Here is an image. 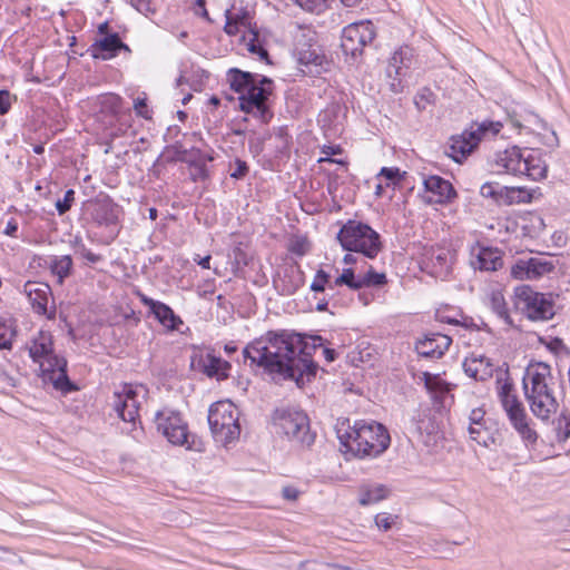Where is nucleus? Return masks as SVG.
Here are the masks:
<instances>
[{"instance_id":"f257e3e1","label":"nucleus","mask_w":570,"mask_h":570,"mask_svg":"<svg viewBox=\"0 0 570 570\" xmlns=\"http://www.w3.org/2000/svg\"><path fill=\"white\" fill-rule=\"evenodd\" d=\"M322 345L321 336H306L287 330L268 331L252 341L243 350V356L274 379L292 380L299 385L304 376L309 380L316 375L317 364L312 354Z\"/></svg>"},{"instance_id":"f03ea898","label":"nucleus","mask_w":570,"mask_h":570,"mask_svg":"<svg viewBox=\"0 0 570 570\" xmlns=\"http://www.w3.org/2000/svg\"><path fill=\"white\" fill-rule=\"evenodd\" d=\"M226 79L230 89L238 94L239 108L243 112L252 115L262 124H268L272 120L274 116L271 108L274 81L271 78L230 68Z\"/></svg>"},{"instance_id":"7ed1b4c3","label":"nucleus","mask_w":570,"mask_h":570,"mask_svg":"<svg viewBox=\"0 0 570 570\" xmlns=\"http://www.w3.org/2000/svg\"><path fill=\"white\" fill-rule=\"evenodd\" d=\"M337 438L345 454L358 459H374L383 454L391 444L387 429L375 421H356L353 426L337 429Z\"/></svg>"},{"instance_id":"20e7f679","label":"nucleus","mask_w":570,"mask_h":570,"mask_svg":"<svg viewBox=\"0 0 570 570\" xmlns=\"http://www.w3.org/2000/svg\"><path fill=\"white\" fill-rule=\"evenodd\" d=\"M29 356L39 364L40 376L45 384L65 394L76 391L67 373V361L53 352V337L50 332L39 331L27 345Z\"/></svg>"},{"instance_id":"39448f33","label":"nucleus","mask_w":570,"mask_h":570,"mask_svg":"<svg viewBox=\"0 0 570 570\" xmlns=\"http://www.w3.org/2000/svg\"><path fill=\"white\" fill-rule=\"evenodd\" d=\"M522 386L530 410L540 420H549L559 409L551 366L543 362L530 364L524 372Z\"/></svg>"},{"instance_id":"423d86ee","label":"nucleus","mask_w":570,"mask_h":570,"mask_svg":"<svg viewBox=\"0 0 570 570\" xmlns=\"http://www.w3.org/2000/svg\"><path fill=\"white\" fill-rule=\"evenodd\" d=\"M337 240L344 250L361 253L375 258L382 249L380 234L368 224L348 219L337 233Z\"/></svg>"},{"instance_id":"0eeeda50","label":"nucleus","mask_w":570,"mask_h":570,"mask_svg":"<svg viewBox=\"0 0 570 570\" xmlns=\"http://www.w3.org/2000/svg\"><path fill=\"white\" fill-rule=\"evenodd\" d=\"M273 423L277 433L284 434L291 442L309 448L315 441L309 419L305 412L295 407H279L273 413Z\"/></svg>"},{"instance_id":"6e6552de","label":"nucleus","mask_w":570,"mask_h":570,"mask_svg":"<svg viewBox=\"0 0 570 570\" xmlns=\"http://www.w3.org/2000/svg\"><path fill=\"white\" fill-rule=\"evenodd\" d=\"M514 306L532 322H547L556 315L554 295L537 292L529 285L514 288Z\"/></svg>"},{"instance_id":"1a4fd4ad","label":"nucleus","mask_w":570,"mask_h":570,"mask_svg":"<svg viewBox=\"0 0 570 570\" xmlns=\"http://www.w3.org/2000/svg\"><path fill=\"white\" fill-rule=\"evenodd\" d=\"M238 410L230 401H218L208 410V424L216 442L227 445L238 439Z\"/></svg>"},{"instance_id":"9d476101","label":"nucleus","mask_w":570,"mask_h":570,"mask_svg":"<svg viewBox=\"0 0 570 570\" xmlns=\"http://www.w3.org/2000/svg\"><path fill=\"white\" fill-rule=\"evenodd\" d=\"M375 36V27L370 20L350 23L342 30V51L345 56L356 59L362 56L364 48L374 40Z\"/></svg>"},{"instance_id":"9b49d317","label":"nucleus","mask_w":570,"mask_h":570,"mask_svg":"<svg viewBox=\"0 0 570 570\" xmlns=\"http://www.w3.org/2000/svg\"><path fill=\"white\" fill-rule=\"evenodd\" d=\"M155 423L160 432L174 445H186L194 449L188 442V425L178 411L165 407L155 414Z\"/></svg>"},{"instance_id":"f8f14e48","label":"nucleus","mask_w":570,"mask_h":570,"mask_svg":"<svg viewBox=\"0 0 570 570\" xmlns=\"http://www.w3.org/2000/svg\"><path fill=\"white\" fill-rule=\"evenodd\" d=\"M417 61L414 48L403 45L397 48L389 60L386 75L391 79V89L394 92H401L404 88L403 78Z\"/></svg>"},{"instance_id":"ddd939ff","label":"nucleus","mask_w":570,"mask_h":570,"mask_svg":"<svg viewBox=\"0 0 570 570\" xmlns=\"http://www.w3.org/2000/svg\"><path fill=\"white\" fill-rule=\"evenodd\" d=\"M87 213L97 227L109 229L108 242L114 240L118 235L119 207L110 198L89 202Z\"/></svg>"},{"instance_id":"4468645a","label":"nucleus","mask_w":570,"mask_h":570,"mask_svg":"<svg viewBox=\"0 0 570 570\" xmlns=\"http://www.w3.org/2000/svg\"><path fill=\"white\" fill-rule=\"evenodd\" d=\"M422 184L426 196L423 197L429 205H448L456 197L458 193L452 183L439 175H422Z\"/></svg>"},{"instance_id":"2eb2a0df","label":"nucleus","mask_w":570,"mask_h":570,"mask_svg":"<svg viewBox=\"0 0 570 570\" xmlns=\"http://www.w3.org/2000/svg\"><path fill=\"white\" fill-rule=\"evenodd\" d=\"M470 266L474 271L497 272L503 267V253L480 242L470 245Z\"/></svg>"},{"instance_id":"dca6fc26","label":"nucleus","mask_w":570,"mask_h":570,"mask_svg":"<svg viewBox=\"0 0 570 570\" xmlns=\"http://www.w3.org/2000/svg\"><path fill=\"white\" fill-rule=\"evenodd\" d=\"M296 55L304 73L320 75L327 70L328 61L318 45L297 42Z\"/></svg>"},{"instance_id":"f3484780","label":"nucleus","mask_w":570,"mask_h":570,"mask_svg":"<svg viewBox=\"0 0 570 570\" xmlns=\"http://www.w3.org/2000/svg\"><path fill=\"white\" fill-rule=\"evenodd\" d=\"M480 194L503 205L528 202L531 197L524 188L502 186L499 183H484L480 188Z\"/></svg>"},{"instance_id":"a211bd4d","label":"nucleus","mask_w":570,"mask_h":570,"mask_svg":"<svg viewBox=\"0 0 570 570\" xmlns=\"http://www.w3.org/2000/svg\"><path fill=\"white\" fill-rule=\"evenodd\" d=\"M112 405L122 421L135 424L139 417L140 406L137 389L131 385H125L122 392H116L114 394Z\"/></svg>"},{"instance_id":"6ab92c4d","label":"nucleus","mask_w":570,"mask_h":570,"mask_svg":"<svg viewBox=\"0 0 570 570\" xmlns=\"http://www.w3.org/2000/svg\"><path fill=\"white\" fill-rule=\"evenodd\" d=\"M452 338L439 332H429L415 342V351L426 358H440L449 350Z\"/></svg>"},{"instance_id":"aec40b11","label":"nucleus","mask_w":570,"mask_h":570,"mask_svg":"<svg viewBox=\"0 0 570 570\" xmlns=\"http://www.w3.org/2000/svg\"><path fill=\"white\" fill-rule=\"evenodd\" d=\"M138 297L144 306L149 308V312L167 331H179V327L184 322L179 315L175 314L174 309L169 305L160 301H156L142 293H138Z\"/></svg>"},{"instance_id":"412c9836","label":"nucleus","mask_w":570,"mask_h":570,"mask_svg":"<svg viewBox=\"0 0 570 570\" xmlns=\"http://www.w3.org/2000/svg\"><path fill=\"white\" fill-rule=\"evenodd\" d=\"M479 138L474 137L473 131L466 129L460 134L452 136L445 147V155L455 163H462L478 147Z\"/></svg>"},{"instance_id":"4be33fe9","label":"nucleus","mask_w":570,"mask_h":570,"mask_svg":"<svg viewBox=\"0 0 570 570\" xmlns=\"http://www.w3.org/2000/svg\"><path fill=\"white\" fill-rule=\"evenodd\" d=\"M121 50L130 53V48L121 41L117 32L106 35L96 40L91 47V56L96 59L109 60L115 58Z\"/></svg>"},{"instance_id":"5701e85b","label":"nucleus","mask_w":570,"mask_h":570,"mask_svg":"<svg viewBox=\"0 0 570 570\" xmlns=\"http://www.w3.org/2000/svg\"><path fill=\"white\" fill-rule=\"evenodd\" d=\"M23 293L27 295L35 313L47 315L49 320L55 317V312L48 314L47 305L51 295V288L48 284L29 281L23 286Z\"/></svg>"},{"instance_id":"b1692460","label":"nucleus","mask_w":570,"mask_h":570,"mask_svg":"<svg viewBox=\"0 0 570 570\" xmlns=\"http://www.w3.org/2000/svg\"><path fill=\"white\" fill-rule=\"evenodd\" d=\"M524 150L513 146L499 151L494 158V166L498 174L522 175Z\"/></svg>"},{"instance_id":"393cba45","label":"nucleus","mask_w":570,"mask_h":570,"mask_svg":"<svg viewBox=\"0 0 570 570\" xmlns=\"http://www.w3.org/2000/svg\"><path fill=\"white\" fill-rule=\"evenodd\" d=\"M463 368L468 376L476 381H487L493 375L494 364L484 355L472 354L464 360Z\"/></svg>"},{"instance_id":"a878e982","label":"nucleus","mask_w":570,"mask_h":570,"mask_svg":"<svg viewBox=\"0 0 570 570\" xmlns=\"http://www.w3.org/2000/svg\"><path fill=\"white\" fill-rule=\"evenodd\" d=\"M198 367L208 377L223 381L228 377L232 365L220 356L208 353L198 361Z\"/></svg>"},{"instance_id":"bb28decb","label":"nucleus","mask_w":570,"mask_h":570,"mask_svg":"<svg viewBox=\"0 0 570 570\" xmlns=\"http://www.w3.org/2000/svg\"><path fill=\"white\" fill-rule=\"evenodd\" d=\"M548 165L538 150L524 149L522 175L532 180H541L547 177Z\"/></svg>"},{"instance_id":"cd10ccee","label":"nucleus","mask_w":570,"mask_h":570,"mask_svg":"<svg viewBox=\"0 0 570 570\" xmlns=\"http://www.w3.org/2000/svg\"><path fill=\"white\" fill-rule=\"evenodd\" d=\"M389 494V489L383 484H365L360 489L358 502L361 505L375 504Z\"/></svg>"},{"instance_id":"c85d7f7f","label":"nucleus","mask_w":570,"mask_h":570,"mask_svg":"<svg viewBox=\"0 0 570 570\" xmlns=\"http://www.w3.org/2000/svg\"><path fill=\"white\" fill-rule=\"evenodd\" d=\"M424 385L426 390L438 401H442L451 391V384L440 377V375L423 373Z\"/></svg>"},{"instance_id":"c756f323","label":"nucleus","mask_w":570,"mask_h":570,"mask_svg":"<svg viewBox=\"0 0 570 570\" xmlns=\"http://www.w3.org/2000/svg\"><path fill=\"white\" fill-rule=\"evenodd\" d=\"M429 262L436 274H446L451 269L452 255L446 248L432 249Z\"/></svg>"},{"instance_id":"7c9ffc66","label":"nucleus","mask_w":570,"mask_h":570,"mask_svg":"<svg viewBox=\"0 0 570 570\" xmlns=\"http://www.w3.org/2000/svg\"><path fill=\"white\" fill-rule=\"evenodd\" d=\"M490 308L492 312L504 322V324L512 326L513 321L510 316L507 302L500 291H494L490 295Z\"/></svg>"},{"instance_id":"2f4dec72","label":"nucleus","mask_w":570,"mask_h":570,"mask_svg":"<svg viewBox=\"0 0 570 570\" xmlns=\"http://www.w3.org/2000/svg\"><path fill=\"white\" fill-rule=\"evenodd\" d=\"M72 269V258L70 255L56 256L51 259L50 271L58 277L60 284L63 283Z\"/></svg>"},{"instance_id":"473e14b6","label":"nucleus","mask_w":570,"mask_h":570,"mask_svg":"<svg viewBox=\"0 0 570 570\" xmlns=\"http://www.w3.org/2000/svg\"><path fill=\"white\" fill-rule=\"evenodd\" d=\"M470 438L475 441L478 444L490 448L495 444V436L493 433L485 426V424H478L469 426Z\"/></svg>"},{"instance_id":"72a5a7b5","label":"nucleus","mask_w":570,"mask_h":570,"mask_svg":"<svg viewBox=\"0 0 570 570\" xmlns=\"http://www.w3.org/2000/svg\"><path fill=\"white\" fill-rule=\"evenodd\" d=\"M502 124L499 121L484 120L482 122H473L468 131H473L474 137L479 138V142L488 135L495 136L500 132Z\"/></svg>"},{"instance_id":"f704fd0d","label":"nucleus","mask_w":570,"mask_h":570,"mask_svg":"<svg viewBox=\"0 0 570 570\" xmlns=\"http://www.w3.org/2000/svg\"><path fill=\"white\" fill-rule=\"evenodd\" d=\"M529 261L533 281L540 279L541 277L553 273L556 269L554 263L547 258L531 257Z\"/></svg>"},{"instance_id":"c9c22d12","label":"nucleus","mask_w":570,"mask_h":570,"mask_svg":"<svg viewBox=\"0 0 570 570\" xmlns=\"http://www.w3.org/2000/svg\"><path fill=\"white\" fill-rule=\"evenodd\" d=\"M527 444H534L538 439L537 432L530 428L528 415L510 422Z\"/></svg>"},{"instance_id":"e433bc0d","label":"nucleus","mask_w":570,"mask_h":570,"mask_svg":"<svg viewBox=\"0 0 570 570\" xmlns=\"http://www.w3.org/2000/svg\"><path fill=\"white\" fill-rule=\"evenodd\" d=\"M286 275L289 276L288 283L283 285V294H294L303 285V273L298 265H293L286 268Z\"/></svg>"},{"instance_id":"4c0bfd02","label":"nucleus","mask_w":570,"mask_h":570,"mask_svg":"<svg viewBox=\"0 0 570 570\" xmlns=\"http://www.w3.org/2000/svg\"><path fill=\"white\" fill-rule=\"evenodd\" d=\"M501 404L507 412L510 422L527 415L525 410L517 395L507 396L501 401Z\"/></svg>"},{"instance_id":"58836bf2","label":"nucleus","mask_w":570,"mask_h":570,"mask_svg":"<svg viewBox=\"0 0 570 570\" xmlns=\"http://www.w3.org/2000/svg\"><path fill=\"white\" fill-rule=\"evenodd\" d=\"M346 285L348 288L361 289V276H355L353 268L343 269L342 274L334 281V286Z\"/></svg>"},{"instance_id":"ea45409f","label":"nucleus","mask_w":570,"mask_h":570,"mask_svg":"<svg viewBox=\"0 0 570 570\" xmlns=\"http://www.w3.org/2000/svg\"><path fill=\"white\" fill-rule=\"evenodd\" d=\"M330 274L323 269H318L311 284V291L315 293L324 292L326 288L333 291L335 288L334 282H331Z\"/></svg>"},{"instance_id":"a19ab883","label":"nucleus","mask_w":570,"mask_h":570,"mask_svg":"<svg viewBox=\"0 0 570 570\" xmlns=\"http://www.w3.org/2000/svg\"><path fill=\"white\" fill-rule=\"evenodd\" d=\"M511 276L520 281H533L529 259H518L511 267Z\"/></svg>"},{"instance_id":"79ce46f5","label":"nucleus","mask_w":570,"mask_h":570,"mask_svg":"<svg viewBox=\"0 0 570 570\" xmlns=\"http://www.w3.org/2000/svg\"><path fill=\"white\" fill-rule=\"evenodd\" d=\"M405 171H401L397 167H382L379 177L386 180V187L399 185L404 178Z\"/></svg>"},{"instance_id":"37998d69","label":"nucleus","mask_w":570,"mask_h":570,"mask_svg":"<svg viewBox=\"0 0 570 570\" xmlns=\"http://www.w3.org/2000/svg\"><path fill=\"white\" fill-rule=\"evenodd\" d=\"M386 283V275L384 273H377L372 268L366 274L361 276V288L371 286H382L385 285Z\"/></svg>"},{"instance_id":"c03bdc74","label":"nucleus","mask_w":570,"mask_h":570,"mask_svg":"<svg viewBox=\"0 0 570 570\" xmlns=\"http://www.w3.org/2000/svg\"><path fill=\"white\" fill-rule=\"evenodd\" d=\"M190 166V178L193 181H204L209 177L207 166L204 160H191Z\"/></svg>"},{"instance_id":"a18cd8bd","label":"nucleus","mask_w":570,"mask_h":570,"mask_svg":"<svg viewBox=\"0 0 570 570\" xmlns=\"http://www.w3.org/2000/svg\"><path fill=\"white\" fill-rule=\"evenodd\" d=\"M297 6H299L303 10L321 13L327 8V2L330 0H293Z\"/></svg>"},{"instance_id":"49530a36","label":"nucleus","mask_w":570,"mask_h":570,"mask_svg":"<svg viewBox=\"0 0 570 570\" xmlns=\"http://www.w3.org/2000/svg\"><path fill=\"white\" fill-rule=\"evenodd\" d=\"M75 195L76 193L73 189H67L65 191L63 198L56 202L55 207L60 216L65 215L71 209L72 205L75 204Z\"/></svg>"},{"instance_id":"de8ad7c7","label":"nucleus","mask_w":570,"mask_h":570,"mask_svg":"<svg viewBox=\"0 0 570 570\" xmlns=\"http://www.w3.org/2000/svg\"><path fill=\"white\" fill-rule=\"evenodd\" d=\"M249 171V167L245 160L236 158L234 161V169L230 170L229 176L234 179H243Z\"/></svg>"},{"instance_id":"09e8293b","label":"nucleus","mask_w":570,"mask_h":570,"mask_svg":"<svg viewBox=\"0 0 570 570\" xmlns=\"http://www.w3.org/2000/svg\"><path fill=\"white\" fill-rule=\"evenodd\" d=\"M134 109L139 117H142L145 119L151 118V111L148 108L147 99L145 97H138L137 99H135Z\"/></svg>"},{"instance_id":"8fccbe9b","label":"nucleus","mask_w":570,"mask_h":570,"mask_svg":"<svg viewBox=\"0 0 570 570\" xmlns=\"http://www.w3.org/2000/svg\"><path fill=\"white\" fill-rule=\"evenodd\" d=\"M12 345V333L9 327L0 323V350H9Z\"/></svg>"},{"instance_id":"3c124183","label":"nucleus","mask_w":570,"mask_h":570,"mask_svg":"<svg viewBox=\"0 0 570 570\" xmlns=\"http://www.w3.org/2000/svg\"><path fill=\"white\" fill-rule=\"evenodd\" d=\"M394 523V518L386 512L379 513L375 517V524L377 528L387 531L391 529L392 524Z\"/></svg>"},{"instance_id":"603ef678","label":"nucleus","mask_w":570,"mask_h":570,"mask_svg":"<svg viewBox=\"0 0 570 570\" xmlns=\"http://www.w3.org/2000/svg\"><path fill=\"white\" fill-rule=\"evenodd\" d=\"M130 3L138 12L145 16L154 12L150 0H130Z\"/></svg>"},{"instance_id":"864d4df0","label":"nucleus","mask_w":570,"mask_h":570,"mask_svg":"<svg viewBox=\"0 0 570 570\" xmlns=\"http://www.w3.org/2000/svg\"><path fill=\"white\" fill-rule=\"evenodd\" d=\"M484 415H485V412L481 407L473 409L469 415V421H470L469 426L478 425V424H485Z\"/></svg>"},{"instance_id":"5fc2aeb1","label":"nucleus","mask_w":570,"mask_h":570,"mask_svg":"<svg viewBox=\"0 0 570 570\" xmlns=\"http://www.w3.org/2000/svg\"><path fill=\"white\" fill-rule=\"evenodd\" d=\"M248 50L252 53H256L261 58V60L268 61V52H267V50L261 43H258L256 40H252L248 43Z\"/></svg>"},{"instance_id":"6e6d98bb","label":"nucleus","mask_w":570,"mask_h":570,"mask_svg":"<svg viewBox=\"0 0 570 570\" xmlns=\"http://www.w3.org/2000/svg\"><path fill=\"white\" fill-rule=\"evenodd\" d=\"M11 108V96L8 90H0V116L6 115Z\"/></svg>"},{"instance_id":"4d7b16f0","label":"nucleus","mask_w":570,"mask_h":570,"mask_svg":"<svg viewBox=\"0 0 570 570\" xmlns=\"http://www.w3.org/2000/svg\"><path fill=\"white\" fill-rule=\"evenodd\" d=\"M289 250L296 255L303 256L307 253V242L305 239H296L292 243Z\"/></svg>"},{"instance_id":"13d9d810","label":"nucleus","mask_w":570,"mask_h":570,"mask_svg":"<svg viewBox=\"0 0 570 570\" xmlns=\"http://www.w3.org/2000/svg\"><path fill=\"white\" fill-rule=\"evenodd\" d=\"M498 395L500 397V401H503L507 396H513L515 395L513 393V384L509 381H505L500 387Z\"/></svg>"},{"instance_id":"bf43d9fd","label":"nucleus","mask_w":570,"mask_h":570,"mask_svg":"<svg viewBox=\"0 0 570 570\" xmlns=\"http://www.w3.org/2000/svg\"><path fill=\"white\" fill-rule=\"evenodd\" d=\"M276 138L279 139L282 148H287L289 146L291 137L288 136L285 127H279L277 129Z\"/></svg>"},{"instance_id":"052dcab7","label":"nucleus","mask_w":570,"mask_h":570,"mask_svg":"<svg viewBox=\"0 0 570 570\" xmlns=\"http://www.w3.org/2000/svg\"><path fill=\"white\" fill-rule=\"evenodd\" d=\"M81 256L91 264H97L102 261V256L92 253L89 248H81Z\"/></svg>"},{"instance_id":"680f3d73","label":"nucleus","mask_w":570,"mask_h":570,"mask_svg":"<svg viewBox=\"0 0 570 570\" xmlns=\"http://www.w3.org/2000/svg\"><path fill=\"white\" fill-rule=\"evenodd\" d=\"M299 570H323V562L316 560H307L301 562Z\"/></svg>"},{"instance_id":"e2e57ef3","label":"nucleus","mask_w":570,"mask_h":570,"mask_svg":"<svg viewBox=\"0 0 570 570\" xmlns=\"http://www.w3.org/2000/svg\"><path fill=\"white\" fill-rule=\"evenodd\" d=\"M175 159L184 163H190L193 159L188 157V151L183 146H175Z\"/></svg>"},{"instance_id":"0e129e2a","label":"nucleus","mask_w":570,"mask_h":570,"mask_svg":"<svg viewBox=\"0 0 570 570\" xmlns=\"http://www.w3.org/2000/svg\"><path fill=\"white\" fill-rule=\"evenodd\" d=\"M547 347L553 353H560L566 348L564 343L561 338L554 337L548 344Z\"/></svg>"},{"instance_id":"69168bd1","label":"nucleus","mask_w":570,"mask_h":570,"mask_svg":"<svg viewBox=\"0 0 570 570\" xmlns=\"http://www.w3.org/2000/svg\"><path fill=\"white\" fill-rule=\"evenodd\" d=\"M106 102L110 106L112 112H118L121 105V98L117 95H110L106 98Z\"/></svg>"},{"instance_id":"338daca9","label":"nucleus","mask_w":570,"mask_h":570,"mask_svg":"<svg viewBox=\"0 0 570 570\" xmlns=\"http://www.w3.org/2000/svg\"><path fill=\"white\" fill-rule=\"evenodd\" d=\"M18 223L14 218H11L3 230V234L10 237H17Z\"/></svg>"},{"instance_id":"774afa93","label":"nucleus","mask_w":570,"mask_h":570,"mask_svg":"<svg viewBox=\"0 0 570 570\" xmlns=\"http://www.w3.org/2000/svg\"><path fill=\"white\" fill-rule=\"evenodd\" d=\"M282 493H283V498L288 500V501H294L298 497L297 489H295L293 487H285V488H283Z\"/></svg>"}]
</instances>
